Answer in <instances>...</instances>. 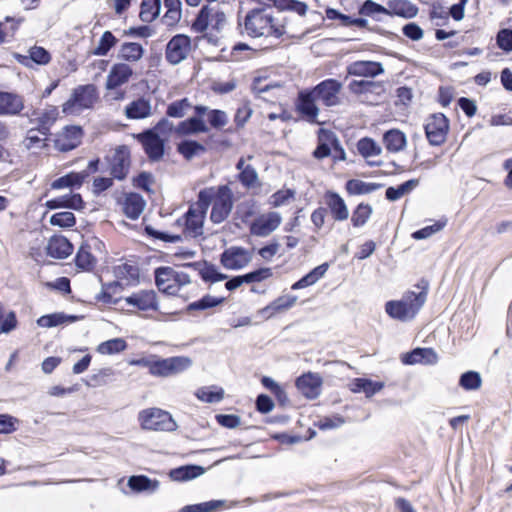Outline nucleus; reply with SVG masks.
I'll return each mask as SVG.
<instances>
[{
    "label": "nucleus",
    "instance_id": "obj_8",
    "mask_svg": "<svg viewBox=\"0 0 512 512\" xmlns=\"http://www.w3.org/2000/svg\"><path fill=\"white\" fill-rule=\"evenodd\" d=\"M155 284L158 290L167 295H176L191 280L187 273L170 266H161L154 271Z\"/></svg>",
    "mask_w": 512,
    "mask_h": 512
},
{
    "label": "nucleus",
    "instance_id": "obj_25",
    "mask_svg": "<svg viewBox=\"0 0 512 512\" xmlns=\"http://www.w3.org/2000/svg\"><path fill=\"white\" fill-rule=\"evenodd\" d=\"M387 16L411 19L417 16L419 8L409 0H388Z\"/></svg>",
    "mask_w": 512,
    "mask_h": 512
},
{
    "label": "nucleus",
    "instance_id": "obj_52",
    "mask_svg": "<svg viewBox=\"0 0 512 512\" xmlns=\"http://www.w3.org/2000/svg\"><path fill=\"white\" fill-rule=\"evenodd\" d=\"M118 39L111 31H105L98 45L94 48L92 54L96 56H106L109 51L117 44Z\"/></svg>",
    "mask_w": 512,
    "mask_h": 512
},
{
    "label": "nucleus",
    "instance_id": "obj_47",
    "mask_svg": "<svg viewBox=\"0 0 512 512\" xmlns=\"http://www.w3.org/2000/svg\"><path fill=\"white\" fill-rule=\"evenodd\" d=\"M128 348V343L124 338L116 337L104 342H101L96 351L103 355H114L125 351Z\"/></svg>",
    "mask_w": 512,
    "mask_h": 512
},
{
    "label": "nucleus",
    "instance_id": "obj_17",
    "mask_svg": "<svg viewBox=\"0 0 512 512\" xmlns=\"http://www.w3.org/2000/svg\"><path fill=\"white\" fill-rule=\"evenodd\" d=\"M134 75L133 68L124 62L114 63L106 77L105 89L116 90L130 82Z\"/></svg>",
    "mask_w": 512,
    "mask_h": 512
},
{
    "label": "nucleus",
    "instance_id": "obj_19",
    "mask_svg": "<svg viewBox=\"0 0 512 512\" xmlns=\"http://www.w3.org/2000/svg\"><path fill=\"white\" fill-rule=\"evenodd\" d=\"M327 213L335 222H344L349 217V210L345 200L333 190H327L323 195Z\"/></svg>",
    "mask_w": 512,
    "mask_h": 512
},
{
    "label": "nucleus",
    "instance_id": "obj_2",
    "mask_svg": "<svg viewBox=\"0 0 512 512\" xmlns=\"http://www.w3.org/2000/svg\"><path fill=\"white\" fill-rule=\"evenodd\" d=\"M173 129L174 124L167 117H163L152 128L134 134L135 140L142 146L150 162H158L163 159L168 138Z\"/></svg>",
    "mask_w": 512,
    "mask_h": 512
},
{
    "label": "nucleus",
    "instance_id": "obj_50",
    "mask_svg": "<svg viewBox=\"0 0 512 512\" xmlns=\"http://www.w3.org/2000/svg\"><path fill=\"white\" fill-rule=\"evenodd\" d=\"M261 384L275 396L279 405L285 406L289 402L284 389L271 377L263 376L261 378Z\"/></svg>",
    "mask_w": 512,
    "mask_h": 512
},
{
    "label": "nucleus",
    "instance_id": "obj_61",
    "mask_svg": "<svg viewBox=\"0 0 512 512\" xmlns=\"http://www.w3.org/2000/svg\"><path fill=\"white\" fill-rule=\"evenodd\" d=\"M243 166L244 160L240 159L237 163V169L240 170L237 177L244 186L251 187L256 183V170L250 165Z\"/></svg>",
    "mask_w": 512,
    "mask_h": 512
},
{
    "label": "nucleus",
    "instance_id": "obj_60",
    "mask_svg": "<svg viewBox=\"0 0 512 512\" xmlns=\"http://www.w3.org/2000/svg\"><path fill=\"white\" fill-rule=\"evenodd\" d=\"M50 224L60 228L69 229L76 225L74 213L69 211L57 212L50 217Z\"/></svg>",
    "mask_w": 512,
    "mask_h": 512
},
{
    "label": "nucleus",
    "instance_id": "obj_40",
    "mask_svg": "<svg viewBox=\"0 0 512 512\" xmlns=\"http://www.w3.org/2000/svg\"><path fill=\"white\" fill-rule=\"evenodd\" d=\"M382 187L381 183H369L359 179H350L345 183V190L349 196L370 194Z\"/></svg>",
    "mask_w": 512,
    "mask_h": 512
},
{
    "label": "nucleus",
    "instance_id": "obj_7",
    "mask_svg": "<svg viewBox=\"0 0 512 512\" xmlns=\"http://www.w3.org/2000/svg\"><path fill=\"white\" fill-rule=\"evenodd\" d=\"M99 100V93L94 84L79 85L73 89L70 98L62 104V112L76 115L92 109Z\"/></svg>",
    "mask_w": 512,
    "mask_h": 512
},
{
    "label": "nucleus",
    "instance_id": "obj_53",
    "mask_svg": "<svg viewBox=\"0 0 512 512\" xmlns=\"http://www.w3.org/2000/svg\"><path fill=\"white\" fill-rule=\"evenodd\" d=\"M275 7L282 11H292L299 16H305L308 10L306 3L298 0H273Z\"/></svg>",
    "mask_w": 512,
    "mask_h": 512
},
{
    "label": "nucleus",
    "instance_id": "obj_27",
    "mask_svg": "<svg viewBox=\"0 0 512 512\" xmlns=\"http://www.w3.org/2000/svg\"><path fill=\"white\" fill-rule=\"evenodd\" d=\"M321 384V378L312 373L304 374L296 380L297 389L309 399L319 396Z\"/></svg>",
    "mask_w": 512,
    "mask_h": 512
},
{
    "label": "nucleus",
    "instance_id": "obj_16",
    "mask_svg": "<svg viewBox=\"0 0 512 512\" xmlns=\"http://www.w3.org/2000/svg\"><path fill=\"white\" fill-rule=\"evenodd\" d=\"M312 90L317 99L326 107L337 106L341 103L342 83L337 79H325L314 86Z\"/></svg>",
    "mask_w": 512,
    "mask_h": 512
},
{
    "label": "nucleus",
    "instance_id": "obj_1",
    "mask_svg": "<svg viewBox=\"0 0 512 512\" xmlns=\"http://www.w3.org/2000/svg\"><path fill=\"white\" fill-rule=\"evenodd\" d=\"M204 194L197 196V201L192 203L188 210L175 221V226L181 229V235L167 234L155 230L151 226H145V233L155 239L175 243L182 240V238H198L203 235L204 221L207 212L204 207L207 204Z\"/></svg>",
    "mask_w": 512,
    "mask_h": 512
},
{
    "label": "nucleus",
    "instance_id": "obj_26",
    "mask_svg": "<svg viewBox=\"0 0 512 512\" xmlns=\"http://www.w3.org/2000/svg\"><path fill=\"white\" fill-rule=\"evenodd\" d=\"M45 206L49 209L68 208L80 211L84 209L85 202L79 193L65 194L47 200Z\"/></svg>",
    "mask_w": 512,
    "mask_h": 512
},
{
    "label": "nucleus",
    "instance_id": "obj_21",
    "mask_svg": "<svg viewBox=\"0 0 512 512\" xmlns=\"http://www.w3.org/2000/svg\"><path fill=\"white\" fill-rule=\"evenodd\" d=\"M24 97L15 92L0 90V116H16L25 108Z\"/></svg>",
    "mask_w": 512,
    "mask_h": 512
},
{
    "label": "nucleus",
    "instance_id": "obj_11",
    "mask_svg": "<svg viewBox=\"0 0 512 512\" xmlns=\"http://www.w3.org/2000/svg\"><path fill=\"white\" fill-rule=\"evenodd\" d=\"M423 128L428 143L431 146L439 147L447 141L450 121L441 112L432 113L425 119Z\"/></svg>",
    "mask_w": 512,
    "mask_h": 512
},
{
    "label": "nucleus",
    "instance_id": "obj_42",
    "mask_svg": "<svg viewBox=\"0 0 512 512\" xmlns=\"http://www.w3.org/2000/svg\"><path fill=\"white\" fill-rule=\"evenodd\" d=\"M296 298L294 296L283 295L275 299L270 305L261 310L265 317H272L276 313L288 310L294 305Z\"/></svg>",
    "mask_w": 512,
    "mask_h": 512
},
{
    "label": "nucleus",
    "instance_id": "obj_41",
    "mask_svg": "<svg viewBox=\"0 0 512 512\" xmlns=\"http://www.w3.org/2000/svg\"><path fill=\"white\" fill-rule=\"evenodd\" d=\"M373 213V207L366 202H360L357 204L351 214V225L354 228L363 227L371 218Z\"/></svg>",
    "mask_w": 512,
    "mask_h": 512
},
{
    "label": "nucleus",
    "instance_id": "obj_55",
    "mask_svg": "<svg viewBox=\"0 0 512 512\" xmlns=\"http://www.w3.org/2000/svg\"><path fill=\"white\" fill-rule=\"evenodd\" d=\"M224 300V297H214L211 295H205L201 299L190 303L187 306V311H202L209 308H213L221 304Z\"/></svg>",
    "mask_w": 512,
    "mask_h": 512
},
{
    "label": "nucleus",
    "instance_id": "obj_32",
    "mask_svg": "<svg viewBox=\"0 0 512 512\" xmlns=\"http://www.w3.org/2000/svg\"><path fill=\"white\" fill-rule=\"evenodd\" d=\"M160 482L157 479H151L146 475H132L128 478L127 486L134 493L151 494L159 488Z\"/></svg>",
    "mask_w": 512,
    "mask_h": 512
},
{
    "label": "nucleus",
    "instance_id": "obj_24",
    "mask_svg": "<svg viewBox=\"0 0 512 512\" xmlns=\"http://www.w3.org/2000/svg\"><path fill=\"white\" fill-rule=\"evenodd\" d=\"M384 72L380 62L359 60L347 66V74L351 76L375 77Z\"/></svg>",
    "mask_w": 512,
    "mask_h": 512
},
{
    "label": "nucleus",
    "instance_id": "obj_10",
    "mask_svg": "<svg viewBox=\"0 0 512 512\" xmlns=\"http://www.w3.org/2000/svg\"><path fill=\"white\" fill-rule=\"evenodd\" d=\"M138 420L145 430L172 432L178 427L169 412L155 407L140 411Z\"/></svg>",
    "mask_w": 512,
    "mask_h": 512
},
{
    "label": "nucleus",
    "instance_id": "obj_58",
    "mask_svg": "<svg viewBox=\"0 0 512 512\" xmlns=\"http://www.w3.org/2000/svg\"><path fill=\"white\" fill-rule=\"evenodd\" d=\"M295 190L290 188H284L277 190L269 197V205L273 208L280 207L294 200Z\"/></svg>",
    "mask_w": 512,
    "mask_h": 512
},
{
    "label": "nucleus",
    "instance_id": "obj_59",
    "mask_svg": "<svg viewBox=\"0 0 512 512\" xmlns=\"http://www.w3.org/2000/svg\"><path fill=\"white\" fill-rule=\"evenodd\" d=\"M196 396L203 402L215 403L223 399L224 390L215 386L209 388L203 387L197 390Z\"/></svg>",
    "mask_w": 512,
    "mask_h": 512
},
{
    "label": "nucleus",
    "instance_id": "obj_38",
    "mask_svg": "<svg viewBox=\"0 0 512 512\" xmlns=\"http://www.w3.org/2000/svg\"><path fill=\"white\" fill-rule=\"evenodd\" d=\"M144 55V48L137 42H123L118 51V58L124 63H136Z\"/></svg>",
    "mask_w": 512,
    "mask_h": 512
},
{
    "label": "nucleus",
    "instance_id": "obj_46",
    "mask_svg": "<svg viewBox=\"0 0 512 512\" xmlns=\"http://www.w3.org/2000/svg\"><path fill=\"white\" fill-rule=\"evenodd\" d=\"M161 0H142L139 17L145 23H151L160 14Z\"/></svg>",
    "mask_w": 512,
    "mask_h": 512
},
{
    "label": "nucleus",
    "instance_id": "obj_12",
    "mask_svg": "<svg viewBox=\"0 0 512 512\" xmlns=\"http://www.w3.org/2000/svg\"><path fill=\"white\" fill-rule=\"evenodd\" d=\"M192 364L193 361L188 356L161 358L153 355L151 375L156 377H170L188 370Z\"/></svg>",
    "mask_w": 512,
    "mask_h": 512
},
{
    "label": "nucleus",
    "instance_id": "obj_36",
    "mask_svg": "<svg viewBox=\"0 0 512 512\" xmlns=\"http://www.w3.org/2000/svg\"><path fill=\"white\" fill-rule=\"evenodd\" d=\"M383 143L388 152L398 153L407 145L406 135L398 129H390L383 135Z\"/></svg>",
    "mask_w": 512,
    "mask_h": 512
},
{
    "label": "nucleus",
    "instance_id": "obj_5",
    "mask_svg": "<svg viewBox=\"0 0 512 512\" xmlns=\"http://www.w3.org/2000/svg\"><path fill=\"white\" fill-rule=\"evenodd\" d=\"M423 285L417 284L416 290L405 292L400 300L386 302L385 311L394 319L414 318L423 307L427 299L428 287L425 281Z\"/></svg>",
    "mask_w": 512,
    "mask_h": 512
},
{
    "label": "nucleus",
    "instance_id": "obj_49",
    "mask_svg": "<svg viewBox=\"0 0 512 512\" xmlns=\"http://www.w3.org/2000/svg\"><path fill=\"white\" fill-rule=\"evenodd\" d=\"M419 185L418 179H410L397 187H388L385 192V197L389 201H397L404 195L409 194Z\"/></svg>",
    "mask_w": 512,
    "mask_h": 512
},
{
    "label": "nucleus",
    "instance_id": "obj_31",
    "mask_svg": "<svg viewBox=\"0 0 512 512\" xmlns=\"http://www.w3.org/2000/svg\"><path fill=\"white\" fill-rule=\"evenodd\" d=\"M151 115V103L145 97H139L125 107V116L131 120L145 119Z\"/></svg>",
    "mask_w": 512,
    "mask_h": 512
},
{
    "label": "nucleus",
    "instance_id": "obj_22",
    "mask_svg": "<svg viewBox=\"0 0 512 512\" xmlns=\"http://www.w3.org/2000/svg\"><path fill=\"white\" fill-rule=\"evenodd\" d=\"M46 253L54 259H65L69 257L74 250L72 243L63 235H53L49 238Z\"/></svg>",
    "mask_w": 512,
    "mask_h": 512
},
{
    "label": "nucleus",
    "instance_id": "obj_13",
    "mask_svg": "<svg viewBox=\"0 0 512 512\" xmlns=\"http://www.w3.org/2000/svg\"><path fill=\"white\" fill-rule=\"evenodd\" d=\"M110 175L118 181L125 180L132 165L131 150L127 145L117 146L113 154L107 158Z\"/></svg>",
    "mask_w": 512,
    "mask_h": 512
},
{
    "label": "nucleus",
    "instance_id": "obj_33",
    "mask_svg": "<svg viewBox=\"0 0 512 512\" xmlns=\"http://www.w3.org/2000/svg\"><path fill=\"white\" fill-rule=\"evenodd\" d=\"M438 360L437 354L430 348H416L402 357V362L406 365L417 363L432 365Z\"/></svg>",
    "mask_w": 512,
    "mask_h": 512
},
{
    "label": "nucleus",
    "instance_id": "obj_23",
    "mask_svg": "<svg viewBox=\"0 0 512 512\" xmlns=\"http://www.w3.org/2000/svg\"><path fill=\"white\" fill-rule=\"evenodd\" d=\"M114 276L126 286H136L140 283V267L134 262H124L114 267Z\"/></svg>",
    "mask_w": 512,
    "mask_h": 512
},
{
    "label": "nucleus",
    "instance_id": "obj_34",
    "mask_svg": "<svg viewBox=\"0 0 512 512\" xmlns=\"http://www.w3.org/2000/svg\"><path fill=\"white\" fill-rule=\"evenodd\" d=\"M59 118V110L56 106H49L42 112L38 114V116L33 120L36 122L37 127H39V132L41 136L48 137L51 132V127L56 123Z\"/></svg>",
    "mask_w": 512,
    "mask_h": 512
},
{
    "label": "nucleus",
    "instance_id": "obj_4",
    "mask_svg": "<svg viewBox=\"0 0 512 512\" xmlns=\"http://www.w3.org/2000/svg\"><path fill=\"white\" fill-rule=\"evenodd\" d=\"M226 21L227 18L224 11L206 4L195 15L189 24V28L191 32L200 34V37H196V39H205L209 43L215 44L218 40V34L224 28Z\"/></svg>",
    "mask_w": 512,
    "mask_h": 512
},
{
    "label": "nucleus",
    "instance_id": "obj_15",
    "mask_svg": "<svg viewBox=\"0 0 512 512\" xmlns=\"http://www.w3.org/2000/svg\"><path fill=\"white\" fill-rule=\"evenodd\" d=\"M84 131L81 126L67 125L56 133L53 140L54 148L59 152H69L82 143Z\"/></svg>",
    "mask_w": 512,
    "mask_h": 512
},
{
    "label": "nucleus",
    "instance_id": "obj_63",
    "mask_svg": "<svg viewBox=\"0 0 512 512\" xmlns=\"http://www.w3.org/2000/svg\"><path fill=\"white\" fill-rule=\"evenodd\" d=\"M482 384L481 376L476 371H467L460 376L459 385L465 390H477Z\"/></svg>",
    "mask_w": 512,
    "mask_h": 512
},
{
    "label": "nucleus",
    "instance_id": "obj_57",
    "mask_svg": "<svg viewBox=\"0 0 512 512\" xmlns=\"http://www.w3.org/2000/svg\"><path fill=\"white\" fill-rule=\"evenodd\" d=\"M39 127L31 128L27 131L24 143L27 149H43L48 146V137L40 136Z\"/></svg>",
    "mask_w": 512,
    "mask_h": 512
},
{
    "label": "nucleus",
    "instance_id": "obj_48",
    "mask_svg": "<svg viewBox=\"0 0 512 512\" xmlns=\"http://www.w3.org/2000/svg\"><path fill=\"white\" fill-rule=\"evenodd\" d=\"M177 152L186 160L206 152V147L195 140H183L177 144Z\"/></svg>",
    "mask_w": 512,
    "mask_h": 512
},
{
    "label": "nucleus",
    "instance_id": "obj_14",
    "mask_svg": "<svg viewBox=\"0 0 512 512\" xmlns=\"http://www.w3.org/2000/svg\"><path fill=\"white\" fill-rule=\"evenodd\" d=\"M192 50L191 37L182 33L176 34L166 44L165 60L171 65H177L187 59Z\"/></svg>",
    "mask_w": 512,
    "mask_h": 512
},
{
    "label": "nucleus",
    "instance_id": "obj_20",
    "mask_svg": "<svg viewBox=\"0 0 512 512\" xmlns=\"http://www.w3.org/2000/svg\"><path fill=\"white\" fill-rule=\"evenodd\" d=\"M117 203L121 206L123 214L131 220L138 219L146 205L144 198L136 192L124 193Z\"/></svg>",
    "mask_w": 512,
    "mask_h": 512
},
{
    "label": "nucleus",
    "instance_id": "obj_62",
    "mask_svg": "<svg viewBox=\"0 0 512 512\" xmlns=\"http://www.w3.org/2000/svg\"><path fill=\"white\" fill-rule=\"evenodd\" d=\"M355 386L357 391H363L367 397H370L381 391L384 387V383L358 378L355 380Z\"/></svg>",
    "mask_w": 512,
    "mask_h": 512
},
{
    "label": "nucleus",
    "instance_id": "obj_18",
    "mask_svg": "<svg viewBox=\"0 0 512 512\" xmlns=\"http://www.w3.org/2000/svg\"><path fill=\"white\" fill-rule=\"evenodd\" d=\"M317 97L312 89L301 90L295 100L296 111L308 122H315L319 114Z\"/></svg>",
    "mask_w": 512,
    "mask_h": 512
},
{
    "label": "nucleus",
    "instance_id": "obj_9",
    "mask_svg": "<svg viewBox=\"0 0 512 512\" xmlns=\"http://www.w3.org/2000/svg\"><path fill=\"white\" fill-rule=\"evenodd\" d=\"M313 157L322 160L331 156L333 162L344 161L346 153L336 134L328 129H320L317 137V146L312 153Z\"/></svg>",
    "mask_w": 512,
    "mask_h": 512
},
{
    "label": "nucleus",
    "instance_id": "obj_3",
    "mask_svg": "<svg viewBox=\"0 0 512 512\" xmlns=\"http://www.w3.org/2000/svg\"><path fill=\"white\" fill-rule=\"evenodd\" d=\"M115 309L133 316L151 317L159 313V295L154 289H140L114 302Z\"/></svg>",
    "mask_w": 512,
    "mask_h": 512
},
{
    "label": "nucleus",
    "instance_id": "obj_37",
    "mask_svg": "<svg viewBox=\"0 0 512 512\" xmlns=\"http://www.w3.org/2000/svg\"><path fill=\"white\" fill-rule=\"evenodd\" d=\"M163 6L165 13L161 21L168 27H173L178 24L182 17V3L180 0H164Z\"/></svg>",
    "mask_w": 512,
    "mask_h": 512
},
{
    "label": "nucleus",
    "instance_id": "obj_35",
    "mask_svg": "<svg viewBox=\"0 0 512 512\" xmlns=\"http://www.w3.org/2000/svg\"><path fill=\"white\" fill-rule=\"evenodd\" d=\"M74 262L78 271L82 272H92L97 266V258L91 252V247L88 244L79 247Z\"/></svg>",
    "mask_w": 512,
    "mask_h": 512
},
{
    "label": "nucleus",
    "instance_id": "obj_43",
    "mask_svg": "<svg viewBox=\"0 0 512 512\" xmlns=\"http://www.w3.org/2000/svg\"><path fill=\"white\" fill-rule=\"evenodd\" d=\"M327 269H328V264H326V263L315 267L309 273H307L302 278H300L298 281H296L291 286V288L293 290H298V289L306 288L308 286L315 284L320 278H322L324 276Z\"/></svg>",
    "mask_w": 512,
    "mask_h": 512
},
{
    "label": "nucleus",
    "instance_id": "obj_45",
    "mask_svg": "<svg viewBox=\"0 0 512 512\" xmlns=\"http://www.w3.org/2000/svg\"><path fill=\"white\" fill-rule=\"evenodd\" d=\"M227 504V500L213 499L206 502L185 505L178 512H215L220 508L226 507Z\"/></svg>",
    "mask_w": 512,
    "mask_h": 512
},
{
    "label": "nucleus",
    "instance_id": "obj_56",
    "mask_svg": "<svg viewBox=\"0 0 512 512\" xmlns=\"http://www.w3.org/2000/svg\"><path fill=\"white\" fill-rule=\"evenodd\" d=\"M190 108L191 103L189 99L185 97L168 104L166 108V116L170 118H182Z\"/></svg>",
    "mask_w": 512,
    "mask_h": 512
},
{
    "label": "nucleus",
    "instance_id": "obj_54",
    "mask_svg": "<svg viewBox=\"0 0 512 512\" xmlns=\"http://www.w3.org/2000/svg\"><path fill=\"white\" fill-rule=\"evenodd\" d=\"M358 13L363 17H371L379 20L378 15H387V9L373 0H365L359 7Z\"/></svg>",
    "mask_w": 512,
    "mask_h": 512
},
{
    "label": "nucleus",
    "instance_id": "obj_28",
    "mask_svg": "<svg viewBox=\"0 0 512 512\" xmlns=\"http://www.w3.org/2000/svg\"><path fill=\"white\" fill-rule=\"evenodd\" d=\"M248 262V254L239 247L228 248L221 254V264L227 269H240Z\"/></svg>",
    "mask_w": 512,
    "mask_h": 512
},
{
    "label": "nucleus",
    "instance_id": "obj_29",
    "mask_svg": "<svg viewBox=\"0 0 512 512\" xmlns=\"http://www.w3.org/2000/svg\"><path fill=\"white\" fill-rule=\"evenodd\" d=\"M206 469L198 464H185L170 469L168 475L173 481L185 482L200 477Z\"/></svg>",
    "mask_w": 512,
    "mask_h": 512
},
{
    "label": "nucleus",
    "instance_id": "obj_30",
    "mask_svg": "<svg viewBox=\"0 0 512 512\" xmlns=\"http://www.w3.org/2000/svg\"><path fill=\"white\" fill-rule=\"evenodd\" d=\"M173 131L179 136H189L198 133H206L209 127L202 118L190 117L180 121Z\"/></svg>",
    "mask_w": 512,
    "mask_h": 512
},
{
    "label": "nucleus",
    "instance_id": "obj_51",
    "mask_svg": "<svg viewBox=\"0 0 512 512\" xmlns=\"http://www.w3.org/2000/svg\"><path fill=\"white\" fill-rule=\"evenodd\" d=\"M356 147L358 153L364 158L378 156L381 153V147L369 137L359 139Z\"/></svg>",
    "mask_w": 512,
    "mask_h": 512
},
{
    "label": "nucleus",
    "instance_id": "obj_39",
    "mask_svg": "<svg viewBox=\"0 0 512 512\" xmlns=\"http://www.w3.org/2000/svg\"><path fill=\"white\" fill-rule=\"evenodd\" d=\"M282 222L278 212H268L258 215V236H268L276 230Z\"/></svg>",
    "mask_w": 512,
    "mask_h": 512
},
{
    "label": "nucleus",
    "instance_id": "obj_44",
    "mask_svg": "<svg viewBox=\"0 0 512 512\" xmlns=\"http://www.w3.org/2000/svg\"><path fill=\"white\" fill-rule=\"evenodd\" d=\"M87 179V174L80 172H70L62 177L57 178L51 184L53 189H63L67 187H81Z\"/></svg>",
    "mask_w": 512,
    "mask_h": 512
},
{
    "label": "nucleus",
    "instance_id": "obj_6",
    "mask_svg": "<svg viewBox=\"0 0 512 512\" xmlns=\"http://www.w3.org/2000/svg\"><path fill=\"white\" fill-rule=\"evenodd\" d=\"M204 194L207 204L204 207L207 212L210 205H212L210 212V220L214 224L224 222L230 215L234 199L233 191L229 185H219L204 188L199 191L198 195Z\"/></svg>",
    "mask_w": 512,
    "mask_h": 512
},
{
    "label": "nucleus",
    "instance_id": "obj_64",
    "mask_svg": "<svg viewBox=\"0 0 512 512\" xmlns=\"http://www.w3.org/2000/svg\"><path fill=\"white\" fill-rule=\"evenodd\" d=\"M19 419L7 413H0V434H11L18 429Z\"/></svg>",
    "mask_w": 512,
    "mask_h": 512
}]
</instances>
